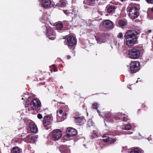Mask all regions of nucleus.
I'll list each match as a JSON object with an SVG mask.
<instances>
[{
    "label": "nucleus",
    "instance_id": "obj_26",
    "mask_svg": "<svg viewBox=\"0 0 153 153\" xmlns=\"http://www.w3.org/2000/svg\"><path fill=\"white\" fill-rule=\"evenodd\" d=\"M100 104L97 103H94L92 104V108L94 109L98 110V108L99 107Z\"/></svg>",
    "mask_w": 153,
    "mask_h": 153
},
{
    "label": "nucleus",
    "instance_id": "obj_44",
    "mask_svg": "<svg viewBox=\"0 0 153 153\" xmlns=\"http://www.w3.org/2000/svg\"><path fill=\"white\" fill-rule=\"evenodd\" d=\"M148 31L149 32H151V30H148Z\"/></svg>",
    "mask_w": 153,
    "mask_h": 153
},
{
    "label": "nucleus",
    "instance_id": "obj_16",
    "mask_svg": "<svg viewBox=\"0 0 153 153\" xmlns=\"http://www.w3.org/2000/svg\"><path fill=\"white\" fill-rule=\"evenodd\" d=\"M51 4V0H42V5L44 8L49 7Z\"/></svg>",
    "mask_w": 153,
    "mask_h": 153
},
{
    "label": "nucleus",
    "instance_id": "obj_45",
    "mask_svg": "<svg viewBox=\"0 0 153 153\" xmlns=\"http://www.w3.org/2000/svg\"><path fill=\"white\" fill-rule=\"evenodd\" d=\"M120 1H123V0H119Z\"/></svg>",
    "mask_w": 153,
    "mask_h": 153
},
{
    "label": "nucleus",
    "instance_id": "obj_12",
    "mask_svg": "<svg viewBox=\"0 0 153 153\" xmlns=\"http://www.w3.org/2000/svg\"><path fill=\"white\" fill-rule=\"evenodd\" d=\"M51 117L49 116H45L44 117L43 120V123L45 127V128L48 129L46 127L48 125H50L51 124Z\"/></svg>",
    "mask_w": 153,
    "mask_h": 153
},
{
    "label": "nucleus",
    "instance_id": "obj_35",
    "mask_svg": "<svg viewBox=\"0 0 153 153\" xmlns=\"http://www.w3.org/2000/svg\"><path fill=\"white\" fill-rule=\"evenodd\" d=\"M53 71L54 72L56 71H58V70L55 67V65H53Z\"/></svg>",
    "mask_w": 153,
    "mask_h": 153
},
{
    "label": "nucleus",
    "instance_id": "obj_10",
    "mask_svg": "<svg viewBox=\"0 0 153 153\" xmlns=\"http://www.w3.org/2000/svg\"><path fill=\"white\" fill-rule=\"evenodd\" d=\"M66 132L67 135L69 137L75 136L77 133L76 130L72 127L68 128Z\"/></svg>",
    "mask_w": 153,
    "mask_h": 153
},
{
    "label": "nucleus",
    "instance_id": "obj_5",
    "mask_svg": "<svg viewBox=\"0 0 153 153\" xmlns=\"http://www.w3.org/2000/svg\"><path fill=\"white\" fill-rule=\"evenodd\" d=\"M140 63L137 61H133L130 64V72L131 73H135L138 71L140 69Z\"/></svg>",
    "mask_w": 153,
    "mask_h": 153
},
{
    "label": "nucleus",
    "instance_id": "obj_27",
    "mask_svg": "<svg viewBox=\"0 0 153 153\" xmlns=\"http://www.w3.org/2000/svg\"><path fill=\"white\" fill-rule=\"evenodd\" d=\"M118 23L119 25L121 26H124L126 25V22L122 20H120L119 21Z\"/></svg>",
    "mask_w": 153,
    "mask_h": 153
},
{
    "label": "nucleus",
    "instance_id": "obj_18",
    "mask_svg": "<svg viewBox=\"0 0 153 153\" xmlns=\"http://www.w3.org/2000/svg\"><path fill=\"white\" fill-rule=\"evenodd\" d=\"M22 149L17 146L13 147L11 151V153H21Z\"/></svg>",
    "mask_w": 153,
    "mask_h": 153
},
{
    "label": "nucleus",
    "instance_id": "obj_20",
    "mask_svg": "<svg viewBox=\"0 0 153 153\" xmlns=\"http://www.w3.org/2000/svg\"><path fill=\"white\" fill-rule=\"evenodd\" d=\"M56 26L57 29L60 30H64V27H65L63 26V23L61 22H58L56 24Z\"/></svg>",
    "mask_w": 153,
    "mask_h": 153
},
{
    "label": "nucleus",
    "instance_id": "obj_23",
    "mask_svg": "<svg viewBox=\"0 0 153 153\" xmlns=\"http://www.w3.org/2000/svg\"><path fill=\"white\" fill-rule=\"evenodd\" d=\"M94 125V123L93 122L92 120L89 119L88 121V123L87 124V127H90L91 126H93Z\"/></svg>",
    "mask_w": 153,
    "mask_h": 153
},
{
    "label": "nucleus",
    "instance_id": "obj_36",
    "mask_svg": "<svg viewBox=\"0 0 153 153\" xmlns=\"http://www.w3.org/2000/svg\"><path fill=\"white\" fill-rule=\"evenodd\" d=\"M123 120V121L126 122L128 120V118L126 117H124Z\"/></svg>",
    "mask_w": 153,
    "mask_h": 153
},
{
    "label": "nucleus",
    "instance_id": "obj_32",
    "mask_svg": "<svg viewBox=\"0 0 153 153\" xmlns=\"http://www.w3.org/2000/svg\"><path fill=\"white\" fill-rule=\"evenodd\" d=\"M37 117L39 119H41L42 118V116L41 114H38L37 115Z\"/></svg>",
    "mask_w": 153,
    "mask_h": 153
},
{
    "label": "nucleus",
    "instance_id": "obj_21",
    "mask_svg": "<svg viewBox=\"0 0 153 153\" xmlns=\"http://www.w3.org/2000/svg\"><path fill=\"white\" fill-rule=\"evenodd\" d=\"M26 138L27 139L28 142L30 141V140H32L33 142H34L37 138L33 134H29L27 136Z\"/></svg>",
    "mask_w": 153,
    "mask_h": 153
},
{
    "label": "nucleus",
    "instance_id": "obj_29",
    "mask_svg": "<svg viewBox=\"0 0 153 153\" xmlns=\"http://www.w3.org/2000/svg\"><path fill=\"white\" fill-rule=\"evenodd\" d=\"M117 37L120 39H123V34L121 33H120L117 36Z\"/></svg>",
    "mask_w": 153,
    "mask_h": 153
},
{
    "label": "nucleus",
    "instance_id": "obj_41",
    "mask_svg": "<svg viewBox=\"0 0 153 153\" xmlns=\"http://www.w3.org/2000/svg\"><path fill=\"white\" fill-rule=\"evenodd\" d=\"M62 116H67V114L66 113H63L62 115Z\"/></svg>",
    "mask_w": 153,
    "mask_h": 153
},
{
    "label": "nucleus",
    "instance_id": "obj_40",
    "mask_svg": "<svg viewBox=\"0 0 153 153\" xmlns=\"http://www.w3.org/2000/svg\"><path fill=\"white\" fill-rule=\"evenodd\" d=\"M71 58V56H70L69 55H68L67 56V59H70Z\"/></svg>",
    "mask_w": 153,
    "mask_h": 153
},
{
    "label": "nucleus",
    "instance_id": "obj_1",
    "mask_svg": "<svg viewBox=\"0 0 153 153\" xmlns=\"http://www.w3.org/2000/svg\"><path fill=\"white\" fill-rule=\"evenodd\" d=\"M139 33V32L134 30H128L124 36L126 45L129 46H131L135 44L138 39L137 35Z\"/></svg>",
    "mask_w": 153,
    "mask_h": 153
},
{
    "label": "nucleus",
    "instance_id": "obj_25",
    "mask_svg": "<svg viewBox=\"0 0 153 153\" xmlns=\"http://www.w3.org/2000/svg\"><path fill=\"white\" fill-rule=\"evenodd\" d=\"M130 153H141V152L138 148H135L132 149Z\"/></svg>",
    "mask_w": 153,
    "mask_h": 153
},
{
    "label": "nucleus",
    "instance_id": "obj_13",
    "mask_svg": "<svg viewBox=\"0 0 153 153\" xmlns=\"http://www.w3.org/2000/svg\"><path fill=\"white\" fill-rule=\"evenodd\" d=\"M29 128L31 133H36L38 132L37 128L33 122H30L29 123Z\"/></svg>",
    "mask_w": 153,
    "mask_h": 153
},
{
    "label": "nucleus",
    "instance_id": "obj_30",
    "mask_svg": "<svg viewBox=\"0 0 153 153\" xmlns=\"http://www.w3.org/2000/svg\"><path fill=\"white\" fill-rule=\"evenodd\" d=\"M27 128H25V130H24L22 134H27L28 133V131H27L28 130Z\"/></svg>",
    "mask_w": 153,
    "mask_h": 153
},
{
    "label": "nucleus",
    "instance_id": "obj_8",
    "mask_svg": "<svg viewBox=\"0 0 153 153\" xmlns=\"http://www.w3.org/2000/svg\"><path fill=\"white\" fill-rule=\"evenodd\" d=\"M62 136V132L59 129H56L52 131L51 138L52 140L56 141L59 139Z\"/></svg>",
    "mask_w": 153,
    "mask_h": 153
},
{
    "label": "nucleus",
    "instance_id": "obj_15",
    "mask_svg": "<svg viewBox=\"0 0 153 153\" xmlns=\"http://www.w3.org/2000/svg\"><path fill=\"white\" fill-rule=\"evenodd\" d=\"M85 119L84 117H77L75 119V122L78 123L80 125H82L84 124Z\"/></svg>",
    "mask_w": 153,
    "mask_h": 153
},
{
    "label": "nucleus",
    "instance_id": "obj_37",
    "mask_svg": "<svg viewBox=\"0 0 153 153\" xmlns=\"http://www.w3.org/2000/svg\"><path fill=\"white\" fill-rule=\"evenodd\" d=\"M103 140L105 142H107L109 140V137H108L106 139H103Z\"/></svg>",
    "mask_w": 153,
    "mask_h": 153
},
{
    "label": "nucleus",
    "instance_id": "obj_38",
    "mask_svg": "<svg viewBox=\"0 0 153 153\" xmlns=\"http://www.w3.org/2000/svg\"><path fill=\"white\" fill-rule=\"evenodd\" d=\"M59 114H63V110H60L59 111Z\"/></svg>",
    "mask_w": 153,
    "mask_h": 153
},
{
    "label": "nucleus",
    "instance_id": "obj_39",
    "mask_svg": "<svg viewBox=\"0 0 153 153\" xmlns=\"http://www.w3.org/2000/svg\"><path fill=\"white\" fill-rule=\"evenodd\" d=\"M58 103L60 104H65V102H62V101H60L58 102Z\"/></svg>",
    "mask_w": 153,
    "mask_h": 153
},
{
    "label": "nucleus",
    "instance_id": "obj_28",
    "mask_svg": "<svg viewBox=\"0 0 153 153\" xmlns=\"http://www.w3.org/2000/svg\"><path fill=\"white\" fill-rule=\"evenodd\" d=\"M131 128V126L130 124L127 125L125 127V128L126 130H129Z\"/></svg>",
    "mask_w": 153,
    "mask_h": 153
},
{
    "label": "nucleus",
    "instance_id": "obj_17",
    "mask_svg": "<svg viewBox=\"0 0 153 153\" xmlns=\"http://www.w3.org/2000/svg\"><path fill=\"white\" fill-rule=\"evenodd\" d=\"M106 120L108 121L113 122H114L113 116L111 115L110 113H107L105 114Z\"/></svg>",
    "mask_w": 153,
    "mask_h": 153
},
{
    "label": "nucleus",
    "instance_id": "obj_9",
    "mask_svg": "<svg viewBox=\"0 0 153 153\" xmlns=\"http://www.w3.org/2000/svg\"><path fill=\"white\" fill-rule=\"evenodd\" d=\"M108 36L107 33H103L100 34L99 36H95V38L97 43L100 44L105 42L106 41V38Z\"/></svg>",
    "mask_w": 153,
    "mask_h": 153
},
{
    "label": "nucleus",
    "instance_id": "obj_46",
    "mask_svg": "<svg viewBox=\"0 0 153 153\" xmlns=\"http://www.w3.org/2000/svg\"><path fill=\"white\" fill-rule=\"evenodd\" d=\"M22 100H23V98H22Z\"/></svg>",
    "mask_w": 153,
    "mask_h": 153
},
{
    "label": "nucleus",
    "instance_id": "obj_31",
    "mask_svg": "<svg viewBox=\"0 0 153 153\" xmlns=\"http://www.w3.org/2000/svg\"><path fill=\"white\" fill-rule=\"evenodd\" d=\"M114 118L115 120H120V119L119 117L116 115H115L114 116H113V119Z\"/></svg>",
    "mask_w": 153,
    "mask_h": 153
},
{
    "label": "nucleus",
    "instance_id": "obj_11",
    "mask_svg": "<svg viewBox=\"0 0 153 153\" xmlns=\"http://www.w3.org/2000/svg\"><path fill=\"white\" fill-rule=\"evenodd\" d=\"M102 25L103 27L105 29L111 28L113 26L112 22L108 20H103Z\"/></svg>",
    "mask_w": 153,
    "mask_h": 153
},
{
    "label": "nucleus",
    "instance_id": "obj_3",
    "mask_svg": "<svg viewBox=\"0 0 153 153\" xmlns=\"http://www.w3.org/2000/svg\"><path fill=\"white\" fill-rule=\"evenodd\" d=\"M140 9L135 6H133L129 9V16L132 19H134L137 18L139 13Z\"/></svg>",
    "mask_w": 153,
    "mask_h": 153
},
{
    "label": "nucleus",
    "instance_id": "obj_24",
    "mask_svg": "<svg viewBox=\"0 0 153 153\" xmlns=\"http://www.w3.org/2000/svg\"><path fill=\"white\" fill-rule=\"evenodd\" d=\"M88 4L90 6H93L95 4V0H85Z\"/></svg>",
    "mask_w": 153,
    "mask_h": 153
},
{
    "label": "nucleus",
    "instance_id": "obj_34",
    "mask_svg": "<svg viewBox=\"0 0 153 153\" xmlns=\"http://www.w3.org/2000/svg\"><path fill=\"white\" fill-rule=\"evenodd\" d=\"M110 142L111 143H114L116 141V140L114 138V139H111V140H110Z\"/></svg>",
    "mask_w": 153,
    "mask_h": 153
},
{
    "label": "nucleus",
    "instance_id": "obj_4",
    "mask_svg": "<svg viewBox=\"0 0 153 153\" xmlns=\"http://www.w3.org/2000/svg\"><path fill=\"white\" fill-rule=\"evenodd\" d=\"M31 107L34 110L37 112H40V108L42 106L41 103L39 100L35 98L32 100L30 104Z\"/></svg>",
    "mask_w": 153,
    "mask_h": 153
},
{
    "label": "nucleus",
    "instance_id": "obj_14",
    "mask_svg": "<svg viewBox=\"0 0 153 153\" xmlns=\"http://www.w3.org/2000/svg\"><path fill=\"white\" fill-rule=\"evenodd\" d=\"M107 11L109 13H113L115 11L116 7L114 5H109L107 7Z\"/></svg>",
    "mask_w": 153,
    "mask_h": 153
},
{
    "label": "nucleus",
    "instance_id": "obj_43",
    "mask_svg": "<svg viewBox=\"0 0 153 153\" xmlns=\"http://www.w3.org/2000/svg\"><path fill=\"white\" fill-rule=\"evenodd\" d=\"M151 11L152 12H153V7L151 9Z\"/></svg>",
    "mask_w": 153,
    "mask_h": 153
},
{
    "label": "nucleus",
    "instance_id": "obj_33",
    "mask_svg": "<svg viewBox=\"0 0 153 153\" xmlns=\"http://www.w3.org/2000/svg\"><path fill=\"white\" fill-rule=\"evenodd\" d=\"M146 1L148 3L153 4V0H146Z\"/></svg>",
    "mask_w": 153,
    "mask_h": 153
},
{
    "label": "nucleus",
    "instance_id": "obj_19",
    "mask_svg": "<svg viewBox=\"0 0 153 153\" xmlns=\"http://www.w3.org/2000/svg\"><path fill=\"white\" fill-rule=\"evenodd\" d=\"M67 4L66 0H60L59 3H57L56 6L63 7H65Z\"/></svg>",
    "mask_w": 153,
    "mask_h": 153
},
{
    "label": "nucleus",
    "instance_id": "obj_22",
    "mask_svg": "<svg viewBox=\"0 0 153 153\" xmlns=\"http://www.w3.org/2000/svg\"><path fill=\"white\" fill-rule=\"evenodd\" d=\"M63 23V26L64 27V30H69L71 27V25H69L68 22L65 21Z\"/></svg>",
    "mask_w": 153,
    "mask_h": 153
},
{
    "label": "nucleus",
    "instance_id": "obj_6",
    "mask_svg": "<svg viewBox=\"0 0 153 153\" xmlns=\"http://www.w3.org/2000/svg\"><path fill=\"white\" fill-rule=\"evenodd\" d=\"M42 28L46 29L47 37H48L49 39L53 40L56 38L55 33L54 32L53 29L51 27L47 28L45 26H43Z\"/></svg>",
    "mask_w": 153,
    "mask_h": 153
},
{
    "label": "nucleus",
    "instance_id": "obj_2",
    "mask_svg": "<svg viewBox=\"0 0 153 153\" xmlns=\"http://www.w3.org/2000/svg\"><path fill=\"white\" fill-rule=\"evenodd\" d=\"M128 54V57L130 59H137L140 56V51L138 48H133L129 50Z\"/></svg>",
    "mask_w": 153,
    "mask_h": 153
},
{
    "label": "nucleus",
    "instance_id": "obj_42",
    "mask_svg": "<svg viewBox=\"0 0 153 153\" xmlns=\"http://www.w3.org/2000/svg\"><path fill=\"white\" fill-rule=\"evenodd\" d=\"M140 78H138L137 79V80L136 82V83H137L138 82V81H140Z\"/></svg>",
    "mask_w": 153,
    "mask_h": 153
},
{
    "label": "nucleus",
    "instance_id": "obj_7",
    "mask_svg": "<svg viewBox=\"0 0 153 153\" xmlns=\"http://www.w3.org/2000/svg\"><path fill=\"white\" fill-rule=\"evenodd\" d=\"M67 45L69 48L75 47L77 44V40L76 38L73 36H70L67 38Z\"/></svg>",
    "mask_w": 153,
    "mask_h": 153
}]
</instances>
